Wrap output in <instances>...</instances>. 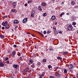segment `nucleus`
Segmentation results:
<instances>
[{
    "label": "nucleus",
    "mask_w": 78,
    "mask_h": 78,
    "mask_svg": "<svg viewBox=\"0 0 78 78\" xmlns=\"http://www.w3.org/2000/svg\"><path fill=\"white\" fill-rule=\"evenodd\" d=\"M14 10L12 9L11 11L12 12H14Z\"/></svg>",
    "instance_id": "obj_55"
},
{
    "label": "nucleus",
    "mask_w": 78,
    "mask_h": 78,
    "mask_svg": "<svg viewBox=\"0 0 78 78\" xmlns=\"http://www.w3.org/2000/svg\"><path fill=\"white\" fill-rule=\"evenodd\" d=\"M17 5V3L16 2H14L12 3V6L14 8H15V7L16 6V5Z\"/></svg>",
    "instance_id": "obj_6"
},
{
    "label": "nucleus",
    "mask_w": 78,
    "mask_h": 78,
    "mask_svg": "<svg viewBox=\"0 0 78 78\" xmlns=\"http://www.w3.org/2000/svg\"><path fill=\"white\" fill-rule=\"evenodd\" d=\"M62 14H61L59 16L60 17H62Z\"/></svg>",
    "instance_id": "obj_54"
},
{
    "label": "nucleus",
    "mask_w": 78,
    "mask_h": 78,
    "mask_svg": "<svg viewBox=\"0 0 78 78\" xmlns=\"http://www.w3.org/2000/svg\"><path fill=\"white\" fill-rule=\"evenodd\" d=\"M13 12H17V11H16V10L14 9Z\"/></svg>",
    "instance_id": "obj_50"
},
{
    "label": "nucleus",
    "mask_w": 78,
    "mask_h": 78,
    "mask_svg": "<svg viewBox=\"0 0 78 78\" xmlns=\"http://www.w3.org/2000/svg\"><path fill=\"white\" fill-rule=\"evenodd\" d=\"M27 20H28V18H24L23 20V23H25L27 22Z\"/></svg>",
    "instance_id": "obj_2"
},
{
    "label": "nucleus",
    "mask_w": 78,
    "mask_h": 78,
    "mask_svg": "<svg viewBox=\"0 0 78 78\" xmlns=\"http://www.w3.org/2000/svg\"><path fill=\"white\" fill-rule=\"evenodd\" d=\"M55 19H56V17H55V16L54 15H53L52 16L51 19H52V20H55Z\"/></svg>",
    "instance_id": "obj_11"
},
{
    "label": "nucleus",
    "mask_w": 78,
    "mask_h": 78,
    "mask_svg": "<svg viewBox=\"0 0 78 78\" xmlns=\"http://www.w3.org/2000/svg\"><path fill=\"white\" fill-rule=\"evenodd\" d=\"M66 15H69V13H67Z\"/></svg>",
    "instance_id": "obj_64"
},
{
    "label": "nucleus",
    "mask_w": 78,
    "mask_h": 78,
    "mask_svg": "<svg viewBox=\"0 0 78 78\" xmlns=\"http://www.w3.org/2000/svg\"><path fill=\"white\" fill-rule=\"evenodd\" d=\"M52 28L53 30H56V28L55 27H53Z\"/></svg>",
    "instance_id": "obj_43"
},
{
    "label": "nucleus",
    "mask_w": 78,
    "mask_h": 78,
    "mask_svg": "<svg viewBox=\"0 0 78 78\" xmlns=\"http://www.w3.org/2000/svg\"><path fill=\"white\" fill-rule=\"evenodd\" d=\"M3 18H8V16H3Z\"/></svg>",
    "instance_id": "obj_42"
},
{
    "label": "nucleus",
    "mask_w": 78,
    "mask_h": 78,
    "mask_svg": "<svg viewBox=\"0 0 78 78\" xmlns=\"http://www.w3.org/2000/svg\"><path fill=\"white\" fill-rule=\"evenodd\" d=\"M32 2V0H30L28 2V3H31Z\"/></svg>",
    "instance_id": "obj_27"
},
{
    "label": "nucleus",
    "mask_w": 78,
    "mask_h": 78,
    "mask_svg": "<svg viewBox=\"0 0 78 78\" xmlns=\"http://www.w3.org/2000/svg\"><path fill=\"white\" fill-rule=\"evenodd\" d=\"M24 6H28V4H27V3L25 4L24 5Z\"/></svg>",
    "instance_id": "obj_49"
},
{
    "label": "nucleus",
    "mask_w": 78,
    "mask_h": 78,
    "mask_svg": "<svg viewBox=\"0 0 78 78\" xmlns=\"http://www.w3.org/2000/svg\"><path fill=\"white\" fill-rule=\"evenodd\" d=\"M17 55L18 56H21V54L20 53L17 54Z\"/></svg>",
    "instance_id": "obj_45"
},
{
    "label": "nucleus",
    "mask_w": 78,
    "mask_h": 78,
    "mask_svg": "<svg viewBox=\"0 0 78 78\" xmlns=\"http://www.w3.org/2000/svg\"><path fill=\"white\" fill-rule=\"evenodd\" d=\"M27 34H30V33L29 32H27Z\"/></svg>",
    "instance_id": "obj_57"
},
{
    "label": "nucleus",
    "mask_w": 78,
    "mask_h": 78,
    "mask_svg": "<svg viewBox=\"0 0 78 78\" xmlns=\"http://www.w3.org/2000/svg\"><path fill=\"white\" fill-rule=\"evenodd\" d=\"M29 70V68L27 67L26 69L24 70V72L25 73H27L28 71Z\"/></svg>",
    "instance_id": "obj_7"
},
{
    "label": "nucleus",
    "mask_w": 78,
    "mask_h": 78,
    "mask_svg": "<svg viewBox=\"0 0 78 78\" xmlns=\"http://www.w3.org/2000/svg\"><path fill=\"white\" fill-rule=\"evenodd\" d=\"M12 66L14 67V68H15V69H17V67H18V65L14 64Z\"/></svg>",
    "instance_id": "obj_10"
},
{
    "label": "nucleus",
    "mask_w": 78,
    "mask_h": 78,
    "mask_svg": "<svg viewBox=\"0 0 78 78\" xmlns=\"http://www.w3.org/2000/svg\"><path fill=\"white\" fill-rule=\"evenodd\" d=\"M46 5H47V4L45 2H42L41 3V6H46Z\"/></svg>",
    "instance_id": "obj_8"
},
{
    "label": "nucleus",
    "mask_w": 78,
    "mask_h": 78,
    "mask_svg": "<svg viewBox=\"0 0 78 78\" xmlns=\"http://www.w3.org/2000/svg\"><path fill=\"white\" fill-rule=\"evenodd\" d=\"M38 33H39V34H41L42 37H43L44 36V35L43 34L41 33L40 32H38Z\"/></svg>",
    "instance_id": "obj_25"
},
{
    "label": "nucleus",
    "mask_w": 78,
    "mask_h": 78,
    "mask_svg": "<svg viewBox=\"0 0 78 78\" xmlns=\"http://www.w3.org/2000/svg\"><path fill=\"white\" fill-rule=\"evenodd\" d=\"M57 59H59L60 60H61V59H62V58L58 56L57 58Z\"/></svg>",
    "instance_id": "obj_21"
},
{
    "label": "nucleus",
    "mask_w": 78,
    "mask_h": 78,
    "mask_svg": "<svg viewBox=\"0 0 78 78\" xmlns=\"http://www.w3.org/2000/svg\"><path fill=\"white\" fill-rule=\"evenodd\" d=\"M58 33L60 34H62V32L61 31H58Z\"/></svg>",
    "instance_id": "obj_39"
},
{
    "label": "nucleus",
    "mask_w": 78,
    "mask_h": 78,
    "mask_svg": "<svg viewBox=\"0 0 78 78\" xmlns=\"http://www.w3.org/2000/svg\"><path fill=\"white\" fill-rule=\"evenodd\" d=\"M13 47H14V48H16V47H17V45L14 44L13 45Z\"/></svg>",
    "instance_id": "obj_41"
},
{
    "label": "nucleus",
    "mask_w": 78,
    "mask_h": 78,
    "mask_svg": "<svg viewBox=\"0 0 78 78\" xmlns=\"http://www.w3.org/2000/svg\"><path fill=\"white\" fill-rule=\"evenodd\" d=\"M6 64H8L9 63V61L8 60H7L6 61Z\"/></svg>",
    "instance_id": "obj_35"
},
{
    "label": "nucleus",
    "mask_w": 78,
    "mask_h": 78,
    "mask_svg": "<svg viewBox=\"0 0 78 78\" xmlns=\"http://www.w3.org/2000/svg\"><path fill=\"white\" fill-rule=\"evenodd\" d=\"M61 14L62 15H64V12H62L61 13Z\"/></svg>",
    "instance_id": "obj_58"
},
{
    "label": "nucleus",
    "mask_w": 78,
    "mask_h": 78,
    "mask_svg": "<svg viewBox=\"0 0 78 78\" xmlns=\"http://www.w3.org/2000/svg\"><path fill=\"white\" fill-rule=\"evenodd\" d=\"M67 73V69H64V74H66Z\"/></svg>",
    "instance_id": "obj_19"
},
{
    "label": "nucleus",
    "mask_w": 78,
    "mask_h": 78,
    "mask_svg": "<svg viewBox=\"0 0 78 78\" xmlns=\"http://www.w3.org/2000/svg\"><path fill=\"white\" fill-rule=\"evenodd\" d=\"M28 65H29V66H30V65H31V64L30 63H28Z\"/></svg>",
    "instance_id": "obj_62"
},
{
    "label": "nucleus",
    "mask_w": 78,
    "mask_h": 78,
    "mask_svg": "<svg viewBox=\"0 0 78 78\" xmlns=\"http://www.w3.org/2000/svg\"><path fill=\"white\" fill-rule=\"evenodd\" d=\"M64 2H62L61 3V5H63V4H64Z\"/></svg>",
    "instance_id": "obj_60"
},
{
    "label": "nucleus",
    "mask_w": 78,
    "mask_h": 78,
    "mask_svg": "<svg viewBox=\"0 0 78 78\" xmlns=\"http://www.w3.org/2000/svg\"><path fill=\"white\" fill-rule=\"evenodd\" d=\"M39 18H38V20H41V16H39Z\"/></svg>",
    "instance_id": "obj_53"
},
{
    "label": "nucleus",
    "mask_w": 78,
    "mask_h": 78,
    "mask_svg": "<svg viewBox=\"0 0 78 78\" xmlns=\"http://www.w3.org/2000/svg\"><path fill=\"white\" fill-rule=\"evenodd\" d=\"M43 62H45L47 61V59L45 58H44L43 59Z\"/></svg>",
    "instance_id": "obj_22"
},
{
    "label": "nucleus",
    "mask_w": 78,
    "mask_h": 78,
    "mask_svg": "<svg viewBox=\"0 0 78 78\" xmlns=\"http://www.w3.org/2000/svg\"><path fill=\"white\" fill-rule=\"evenodd\" d=\"M51 30H48L47 32V33H48V34H49V33H51Z\"/></svg>",
    "instance_id": "obj_32"
},
{
    "label": "nucleus",
    "mask_w": 78,
    "mask_h": 78,
    "mask_svg": "<svg viewBox=\"0 0 78 78\" xmlns=\"http://www.w3.org/2000/svg\"><path fill=\"white\" fill-rule=\"evenodd\" d=\"M14 54H13L12 53L11 54V56L12 57H14Z\"/></svg>",
    "instance_id": "obj_29"
},
{
    "label": "nucleus",
    "mask_w": 78,
    "mask_h": 78,
    "mask_svg": "<svg viewBox=\"0 0 78 78\" xmlns=\"http://www.w3.org/2000/svg\"><path fill=\"white\" fill-rule=\"evenodd\" d=\"M4 23H5V24H6V25H7V24H8V22L6 21L5 22H4Z\"/></svg>",
    "instance_id": "obj_48"
},
{
    "label": "nucleus",
    "mask_w": 78,
    "mask_h": 78,
    "mask_svg": "<svg viewBox=\"0 0 78 78\" xmlns=\"http://www.w3.org/2000/svg\"><path fill=\"white\" fill-rule=\"evenodd\" d=\"M2 25H3V26H5L6 25V24H5V22H3L2 23Z\"/></svg>",
    "instance_id": "obj_26"
},
{
    "label": "nucleus",
    "mask_w": 78,
    "mask_h": 78,
    "mask_svg": "<svg viewBox=\"0 0 78 78\" xmlns=\"http://www.w3.org/2000/svg\"><path fill=\"white\" fill-rule=\"evenodd\" d=\"M71 5H75V2H74L72 1L71 2Z\"/></svg>",
    "instance_id": "obj_20"
},
{
    "label": "nucleus",
    "mask_w": 78,
    "mask_h": 78,
    "mask_svg": "<svg viewBox=\"0 0 78 78\" xmlns=\"http://www.w3.org/2000/svg\"><path fill=\"white\" fill-rule=\"evenodd\" d=\"M43 33H44V34H45L47 33V32H46V31L44 30L43 32Z\"/></svg>",
    "instance_id": "obj_40"
},
{
    "label": "nucleus",
    "mask_w": 78,
    "mask_h": 78,
    "mask_svg": "<svg viewBox=\"0 0 78 78\" xmlns=\"http://www.w3.org/2000/svg\"><path fill=\"white\" fill-rule=\"evenodd\" d=\"M18 27V26H16L14 28L15 30H16V29Z\"/></svg>",
    "instance_id": "obj_34"
},
{
    "label": "nucleus",
    "mask_w": 78,
    "mask_h": 78,
    "mask_svg": "<svg viewBox=\"0 0 78 78\" xmlns=\"http://www.w3.org/2000/svg\"><path fill=\"white\" fill-rule=\"evenodd\" d=\"M50 78H55V77L52 76H49Z\"/></svg>",
    "instance_id": "obj_47"
},
{
    "label": "nucleus",
    "mask_w": 78,
    "mask_h": 78,
    "mask_svg": "<svg viewBox=\"0 0 78 78\" xmlns=\"http://www.w3.org/2000/svg\"><path fill=\"white\" fill-rule=\"evenodd\" d=\"M57 22H55V25H57Z\"/></svg>",
    "instance_id": "obj_59"
},
{
    "label": "nucleus",
    "mask_w": 78,
    "mask_h": 78,
    "mask_svg": "<svg viewBox=\"0 0 78 78\" xmlns=\"http://www.w3.org/2000/svg\"><path fill=\"white\" fill-rule=\"evenodd\" d=\"M29 62L31 64H33V60L32 59H30Z\"/></svg>",
    "instance_id": "obj_15"
},
{
    "label": "nucleus",
    "mask_w": 78,
    "mask_h": 78,
    "mask_svg": "<svg viewBox=\"0 0 78 78\" xmlns=\"http://www.w3.org/2000/svg\"><path fill=\"white\" fill-rule=\"evenodd\" d=\"M68 52L67 51H64L63 53L62 54V55H66L67 54Z\"/></svg>",
    "instance_id": "obj_13"
},
{
    "label": "nucleus",
    "mask_w": 78,
    "mask_h": 78,
    "mask_svg": "<svg viewBox=\"0 0 78 78\" xmlns=\"http://www.w3.org/2000/svg\"><path fill=\"white\" fill-rule=\"evenodd\" d=\"M14 55H15L16 54V51H14L12 52V53Z\"/></svg>",
    "instance_id": "obj_23"
},
{
    "label": "nucleus",
    "mask_w": 78,
    "mask_h": 78,
    "mask_svg": "<svg viewBox=\"0 0 78 78\" xmlns=\"http://www.w3.org/2000/svg\"><path fill=\"white\" fill-rule=\"evenodd\" d=\"M5 28H6L7 29H9V28H10V26H9V25L8 24H7L5 25Z\"/></svg>",
    "instance_id": "obj_4"
},
{
    "label": "nucleus",
    "mask_w": 78,
    "mask_h": 78,
    "mask_svg": "<svg viewBox=\"0 0 78 78\" xmlns=\"http://www.w3.org/2000/svg\"><path fill=\"white\" fill-rule=\"evenodd\" d=\"M35 64L33 63L32 65H31V67H32L33 69H34L35 67V66H34Z\"/></svg>",
    "instance_id": "obj_17"
},
{
    "label": "nucleus",
    "mask_w": 78,
    "mask_h": 78,
    "mask_svg": "<svg viewBox=\"0 0 78 78\" xmlns=\"http://www.w3.org/2000/svg\"><path fill=\"white\" fill-rule=\"evenodd\" d=\"M73 25H76V22H73L72 23Z\"/></svg>",
    "instance_id": "obj_36"
},
{
    "label": "nucleus",
    "mask_w": 78,
    "mask_h": 78,
    "mask_svg": "<svg viewBox=\"0 0 78 78\" xmlns=\"http://www.w3.org/2000/svg\"><path fill=\"white\" fill-rule=\"evenodd\" d=\"M10 52H11V50H10V49L9 50L8 52V53H9Z\"/></svg>",
    "instance_id": "obj_44"
},
{
    "label": "nucleus",
    "mask_w": 78,
    "mask_h": 78,
    "mask_svg": "<svg viewBox=\"0 0 78 78\" xmlns=\"http://www.w3.org/2000/svg\"><path fill=\"white\" fill-rule=\"evenodd\" d=\"M76 76L77 77V78H78V74H76Z\"/></svg>",
    "instance_id": "obj_63"
},
{
    "label": "nucleus",
    "mask_w": 78,
    "mask_h": 78,
    "mask_svg": "<svg viewBox=\"0 0 78 78\" xmlns=\"http://www.w3.org/2000/svg\"><path fill=\"white\" fill-rule=\"evenodd\" d=\"M4 65L2 62H0V67H2L4 66Z\"/></svg>",
    "instance_id": "obj_9"
},
{
    "label": "nucleus",
    "mask_w": 78,
    "mask_h": 78,
    "mask_svg": "<svg viewBox=\"0 0 78 78\" xmlns=\"http://www.w3.org/2000/svg\"><path fill=\"white\" fill-rule=\"evenodd\" d=\"M48 69H50V68H51V65H48Z\"/></svg>",
    "instance_id": "obj_33"
},
{
    "label": "nucleus",
    "mask_w": 78,
    "mask_h": 78,
    "mask_svg": "<svg viewBox=\"0 0 78 78\" xmlns=\"http://www.w3.org/2000/svg\"><path fill=\"white\" fill-rule=\"evenodd\" d=\"M5 61H7V60H8V59H9V58H8V57H7L5 58L4 60H5Z\"/></svg>",
    "instance_id": "obj_24"
},
{
    "label": "nucleus",
    "mask_w": 78,
    "mask_h": 78,
    "mask_svg": "<svg viewBox=\"0 0 78 78\" xmlns=\"http://www.w3.org/2000/svg\"><path fill=\"white\" fill-rule=\"evenodd\" d=\"M2 30H5V27H2Z\"/></svg>",
    "instance_id": "obj_51"
},
{
    "label": "nucleus",
    "mask_w": 78,
    "mask_h": 78,
    "mask_svg": "<svg viewBox=\"0 0 78 78\" xmlns=\"http://www.w3.org/2000/svg\"><path fill=\"white\" fill-rule=\"evenodd\" d=\"M41 64V63L40 62H38L37 63V66H40Z\"/></svg>",
    "instance_id": "obj_16"
},
{
    "label": "nucleus",
    "mask_w": 78,
    "mask_h": 78,
    "mask_svg": "<svg viewBox=\"0 0 78 78\" xmlns=\"http://www.w3.org/2000/svg\"><path fill=\"white\" fill-rule=\"evenodd\" d=\"M36 12V11L35 10H32V14H34Z\"/></svg>",
    "instance_id": "obj_28"
},
{
    "label": "nucleus",
    "mask_w": 78,
    "mask_h": 78,
    "mask_svg": "<svg viewBox=\"0 0 78 78\" xmlns=\"http://www.w3.org/2000/svg\"><path fill=\"white\" fill-rule=\"evenodd\" d=\"M0 37L1 39H4V38L5 37V36L3 35H0Z\"/></svg>",
    "instance_id": "obj_14"
},
{
    "label": "nucleus",
    "mask_w": 78,
    "mask_h": 78,
    "mask_svg": "<svg viewBox=\"0 0 78 78\" xmlns=\"http://www.w3.org/2000/svg\"><path fill=\"white\" fill-rule=\"evenodd\" d=\"M13 23H16V24L18 23H19V21H18V20H15L13 21Z\"/></svg>",
    "instance_id": "obj_12"
},
{
    "label": "nucleus",
    "mask_w": 78,
    "mask_h": 78,
    "mask_svg": "<svg viewBox=\"0 0 78 78\" xmlns=\"http://www.w3.org/2000/svg\"><path fill=\"white\" fill-rule=\"evenodd\" d=\"M53 48H51V49H49V50L50 51H51V50H53Z\"/></svg>",
    "instance_id": "obj_52"
},
{
    "label": "nucleus",
    "mask_w": 78,
    "mask_h": 78,
    "mask_svg": "<svg viewBox=\"0 0 78 78\" xmlns=\"http://www.w3.org/2000/svg\"><path fill=\"white\" fill-rule=\"evenodd\" d=\"M55 75L56 76H58V77H60L61 76V74L59 73H55Z\"/></svg>",
    "instance_id": "obj_3"
},
{
    "label": "nucleus",
    "mask_w": 78,
    "mask_h": 78,
    "mask_svg": "<svg viewBox=\"0 0 78 78\" xmlns=\"http://www.w3.org/2000/svg\"><path fill=\"white\" fill-rule=\"evenodd\" d=\"M69 72H71L72 73H73V70H71V69L69 70Z\"/></svg>",
    "instance_id": "obj_46"
},
{
    "label": "nucleus",
    "mask_w": 78,
    "mask_h": 78,
    "mask_svg": "<svg viewBox=\"0 0 78 78\" xmlns=\"http://www.w3.org/2000/svg\"><path fill=\"white\" fill-rule=\"evenodd\" d=\"M47 13H44L43 14V16H44V17H45V16H47Z\"/></svg>",
    "instance_id": "obj_30"
},
{
    "label": "nucleus",
    "mask_w": 78,
    "mask_h": 78,
    "mask_svg": "<svg viewBox=\"0 0 78 78\" xmlns=\"http://www.w3.org/2000/svg\"><path fill=\"white\" fill-rule=\"evenodd\" d=\"M73 65L72 64H70V66H68V68L69 69H73Z\"/></svg>",
    "instance_id": "obj_5"
},
{
    "label": "nucleus",
    "mask_w": 78,
    "mask_h": 78,
    "mask_svg": "<svg viewBox=\"0 0 78 78\" xmlns=\"http://www.w3.org/2000/svg\"><path fill=\"white\" fill-rule=\"evenodd\" d=\"M72 29H73V27H72V25H70V26H69L67 28V29L68 30H72Z\"/></svg>",
    "instance_id": "obj_1"
},
{
    "label": "nucleus",
    "mask_w": 78,
    "mask_h": 78,
    "mask_svg": "<svg viewBox=\"0 0 78 78\" xmlns=\"http://www.w3.org/2000/svg\"><path fill=\"white\" fill-rule=\"evenodd\" d=\"M38 8L39 11H42V9H41V6H39L38 7Z\"/></svg>",
    "instance_id": "obj_18"
},
{
    "label": "nucleus",
    "mask_w": 78,
    "mask_h": 78,
    "mask_svg": "<svg viewBox=\"0 0 78 78\" xmlns=\"http://www.w3.org/2000/svg\"><path fill=\"white\" fill-rule=\"evenodd\" d=\"M52 2L54 3L55 2V0H52Z\"/></svg>",
    "instance_id": "obj_56"
},
{
    "label": "nucleus",
    "mask_w": 78,
    "mask_h": 78,
    "mask_svg": "<svg viewBox=\"0 0 78 78\" xmlns=\"http://www.w3.org/2000/svg\"><path fill=\"white\" fill-rule=\"evenodd\" d=\"M57 72H60V70H59V69L58 70Z\"/></svg>",
    "instance_id": "obj_61"
},
{
    "label": "nucleus",
    "mask_w": 78,
    "mask_h": 78,
    "mask_svg": "<svg viewBox=\"0 0 78 78\" xmlns=\"http://www.w3.org/2000/svg\"><path fill=\"white\" fill-rule=\"evenodd\" d=\"M20 61H23V58H22V57H20Z\"/></svg>",
    "instance_id": "obj_37"
},
{
    "label": "nucleus",
    "mask_w": 78,
    "mask_h": 78,
    "mask_svg": "<svg viewBox=\"0 0 78 78\" xmlns=\"http://www.w3.org/2000/svg\"><path fill=\"white\" fill-rule=\"evenodd\" d=\"M34 16V13H32L31 14V17H33Z\"/></svg>",
    "instance_id": "obj_31"
},
{
    "label": "nucleus",
    "mask_w": 78,
    "mask_h": 78,
    "mask_svg": "<svg viewBox=\"0 0 78 78\" xmlns=\"http://www.w3.org/2000/svg\"><path fill=\"white\" fill-rule=\"evenodd\" d=\"M39 76H40L41 77H43V76H44V74L40 75Z\"/></svg>",
    "instance_id": "obj_38"
}]
</instances>
